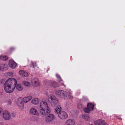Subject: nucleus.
Instances as JSON below:
<instances>
[{
  "label": "nucleus",
  "mask_w": 125,
  "mask_h": 125,
  "mask_svg": "<svg viewBox=\"0 0 125 125\" xmlns=\"http://www.w3.org/2000/svg\"><path fill=\"white\" fill-rule=\"evenodd\" d=\"M17 83L16 80L12 78H9L4 84L5 91L7 93H12L14 90Z\"/></svg>",
  "instance_id": "1"
},
{
  "label": "nucleus",
  "mask_w": 125,
  "mask_h": 125,
  "mask_svg": "<svg viewBox=\"0 0 125 125\" xmlns=\"http://www.w3.org/2000/svg\"><path fill=\"white\" fill-rule=\"evenodd\" d=\"M40 106V111L42 114L46 115L50 113V108L46 102L42 101L41 102Z\"/></svg>",
  "instance_id": "2"
},
{
  "label": "nucleus",
  "mask_w": 125,
  "mask_h": 125,
  "mask_svg": "<svg viewBox=\"0 0 125 125\" xmlns=\"http://www.w3.org/2000/svg\"><path fill=\"white\" fill-rule=\"evenodd\" d=\"M56 95L61 98L64 99L70 95L69 93L62 90H58L56 92Z\"/></svg>",
  "instance_id": "3"
},
{
  "label": "nucleus",
  "mask_w": 125,
  "mask_h": 125,
  "mask_svg": "<svg viewBox=\"0 0 125 125\" xmlns=\"http://www.w3.org/2000/svg\"><path fill=\"white\" fill-rule=\"evenodd\" d=\"M48 99L52 106H55L58 103V99L54 95H49L48 97Z\"/></svg>",
  "instance_id": "4"
},
{
  "label": "nucleus",
  "mask_w": 125,
  "mask_h": 125,
  "mask_svg": "<svg viewBox=\"0 0 125 125\" xmlns=\"http://www.w3.org/2000/svg\"><path fill=\"white\" fill-rule=\"evenodd\" d=\"M94 107V104L91 103H89L87 104V107L85 108L84 111L87 113H89L90 111H92Z\"/></svg>",
  "instance_id": "5"
},
{
  "label": "nucleus",
  "mask_w": 125,
  "mask_h": 125,
  "mask_svg": "<svg viewBox=\"0 0 125 125\" xmlns=\"http://www.w3.org/2000/svg\"><path fill=\"white\" fill-rule=\"evenodd\" d=\"M58 116L60 119L63 120L66 119L68 117V115L66 112L62 111L58 114Z\"/></svg>",
  "instance_id": "6"
},
{
  "label": "nucleus",
  "mask_w": 125,
  "mask_h": 125,
  "mask_svg": "<svg viewBox=\"0 0 125 125\" xmlns=\"http://www.w3.org/2000/svg\"><path fill=\"white\" fill-rule=\"evenodd\" d=\"M3 117L6 120H9L10 118V114L8 111H4L3 113Z\"/></svg>",
  "instance_id": "7"
},
{
  "label": "nucleus",
  "mask_w": 125,
  "mask_h": 125,
  "mask_svg": "<svg viewBox=\"0 0 125 125\" xmlns=\"http://www.w3.org/2000/svg\"><path fill=\"white\" fill-rule=\"evenodd\" d=\"M55 118L54 115L52 114H50L48 115L45 117V121L48 123L51 122Z\"/></svg>",
  "instance_id": "8"
},
{
  "label": "nucleus",
  "mask_w": 125,
  "mask_h": 125,
  "mask_svg": "<svg viewBox=\"0 0 125 125\" xmlns=\"http://www.w3.org/2000/svg\"><path fill=\"white\" fill-rule=\"evenodd\" d=\"M22 101V98L19 97L18 98L17 103L19 107L21 109H23L24 107V105Z\"/></svg>",
  "instance_id": "9"
},
{
  "label": "nucleus",
  "mask_w": 125,
  "mask_h": 125,
  "mask_svg": "<svg viewBox=\"0 0 125 125\" xmlns=\"http://www.w3.org/2000/svg\"><path fill=\"white\" fill-rule=\"evenodd\" d=\"M31 83L32 85L35 87H37L39 85V82L37 78L32 79L31 80Z\"/></svg>",
  "instance_id": "10"
},
{
  "label": "nucleus",
  "mask_w": 125,
  "mask_h": 125,
  "mask_svg": "<svg viewBox=\"0 0 125 125\" xmlns=\"http://www.w3.org/2000/svg\"><path fill=\"white\" fill-rule=\"evenodd\" d=\"M49 84L51 86L54 88H57L59 86V84L57 82L53 81H50Z\"/></svg>",
  "instance_id": "11"
},
{
  "label": "nucleus",
  "mask_w": 125,
  "mask_h": 125,
  "mask_svg": "<svg viewBox=\"0 0 125 125\" xmlns=\"http://www.w3.org/2000/svg\"><path fill=\"white\" fill-rule=\"evenodd\" d=\"M75 124L74 120L73 119H70L66 121L65 125H74Z\"/></svg>",
  "instance_id": "12"
},
{
  "label": "nucleus",
  "mask_w": 125,
  "mask_h": 125,
  "mask_svg": "<svg viewBox=\"0 0 125 125\" xmlns=\"http://www.w3.org/2000/svg\"><path fill=\"white\" fill-rule=\"evenodd\" d=\"M9 64L10 66L13 69L15 68L17 65V63L14 61L11 60L9 61Z\"/></svg>",
  "instance_id": "13"
},
{
  "label": "nucleus",
  "mask_w": 125,
  "mask_h": 125,
  "mask_svg": "<svg viewBox=\"0 0 125 125\" xmlns=\"http://www.w3.org/2000/svg\"><path fill=\"white\" fill-rule=\"evenodd\" d=\"M95 125H104L105 123L104 121L102 119H98L94 122Z\"/></svg>",
  "instance_id": "14"
},
{
  "label": "nucleus",
  "mask_w": 125,
  "mask_h": 125,
  "mask_svg": "<svg viewBox=\"0 0 125 125\" xmlns=\"http://www.w3.org/2000/svg\"><path fill=\"white\" fill-rule=\"evenodd\" d=\"M19 74L23 77H27L28 76V73L23 70H20L19 71Z\"/></svg>",
  "instance_id": "15"
},
{
  "label": "nucleus",
  "mask_w": 125,
  "mask_h": 125,
  "mask_svg": "<svg viewBox=\"0 0 125 125\" xmlns=\"http://www.w3.org/2000/svg\"><path fill=\"white\" fill-rule=\"evenodd\" d=\"M32 97L31 96H29L27 97H25L23 99V101L25 103H27L30 101L32 98Z\"/></svg>",
  "instance_id": "16"
},
{
  "label": "nucleus",
  "mask_w": 125,
  "mask_h": 125,
  "mask_svg": "<svg viewBox=\"0 0 125 125\" xmlns=\"http://www.w3.org/2000/svg\"><path fill=\"white\" fill-rule=\"evenodd\" d=\"M61 107L60 106H58L56 107L55 109L56 113L59 114L61 112H62Z\"/></svg>",
  "instance_id": "17"
},
{
  "label": "nucleus",
  "mask_w": 125,
  "mask_h": 125,
  "mask_svg": "<svg viewBox=\"0 0 125 125\" xmlns=\"http://www.w3.org/2000/svg\"><path fill=\"white\" fill-rule=\"evenodd\" d=\"M31 112L33 114L38 115L39 113L37 111L36 109L35 108H32L30 110Z\"/></svg>",
  "instance_id": "18"
},
{
  "label": "nucleus",
  "mask_w": 125,
  "mask_h": 125,
  "mask_svg": "<svg viewBox=\"0 0 125 125\" xmlns=\"http://www.w3.org/2000/svg\"><path fill=\"white\" fill-rule=\"evenodd\" d=\"M31 102L32 103L36 104L39 103V100L38 98H35L33 99Z\"/></svg>",
  "instance_id": "19"
},
{
  "label": "nucleus",
  "mask_w": 125,
  "mask_h": 125,
  "mask_svg": "<svg viewBox=\"0 0 125 125\" xmlns=\"http://www.w3.org/2000/svg\"><path fill=\"white\" fill-rule=\"evenodd\" d=\"M5 64H2L0 65V70L3 71L6 70L7 68L5 67Z\"/></svg>",
  "instance_id": "20"
},
{
  "label": "nucleus",
  "mask_w": 125,
  "mask_h": 125,
  "mask_svg": "<svg viewBox=\"0 0 125 125\" xmlns=\"http://www.w3.org/2000/svg\"><path fill=\"white\" fill-rule=\"evenodd\" d=\"M22 83L26 87H29L31 86V84L29 82L24 81Z\"/></svg>",
  "instance_id": "21"
},
{
  "label": "nucleus",
  "mask_w": 125,
  "mask_h": 125,
  "mask_svg": "<svg viewBox=\"0 0 125 125\" xmlns=\"http://www.w3.org/2000/svg\"><path fill=\"white\" fill-rule=\"evenodd\" d=\"M16 88L18 91H21L22 90L23 88L20 84H18L16 85Z\"/></svg>",
  "instance_id": "22"
},
{
  "label": "nucleus",
  "mask_w": 125,
  "mask_h": 125,
  "mask_svg": "<svg viewBox=\"0 0 125 125\" xmlns=\"http://www.w3.org/2000/svg\"><path fill=\"white\" fill-rule=\"evenodd\" d=\"M83 118L86 121H88L89 119V117L88 115L86 114H83Z\"/></svg>",
  "instance_id": "23"
},
{
  "label": "nucleus",
  "mask_w": 125,
  "mask_h": 125,
  "mask_svg": "<svg viewBox=\"0 0 125 125\" xmlns=\"http://www.w3.org/2000/svg\"><path fill=\"white\" fill-rule=\"evenodd\" d=\"M0 59L6 61L8 60V58L7 56L5 55H1L0 57Z\"/></svg>",
  "instance_id": "24"
},
{
  "label": "nucleus",
  "mask_w": 125,
  "mask_h": 125,
  "mask_svg": "<svg viewBox=\"0 0 125 125\" xmlns=\"http://www.w3.org/2000/svg\"><path fill=\"white\" fill-rule=\"evenodd\" d=\"M56 76L57 78L59 79V80H58V81L59 82H60L61 81H62V79L61 77L58 74H56Z\"/></svg>",
  "instance_id": "25"
},
{
  "label": "nucleus",
  "mask_w": 125,
  "mask_h": 125,
  "mask_svg": "<svg viewBox=\"0 0 125 125\" xmlns=\"http://www.w3.org/2000/svg\"><path fill=\"white\" fill-rule=\"evenodd\" d=\"M36 66V63L35 62L32 63L30 65V66L31 67H33V68H34V67Z\"/></svg>",
  "instance_id": "26"
},
{
  "label": "nucleus",
  "mask_w": 125,
  "mask_h": 125,
  "mask_svg": "<svg viewBox=\"0 0 125 125\" xmlns=\"http://www.w3.org/2000/svg\"><path fill=\"white\" fill-rule=\"evenodd\" d=\"M11 115L13 117H14L16 116V114L14 113H12Z\"/></svg>",
  "instance_id": "27"
},
{
  "label": "nucleus",
  "mask_w": 125,
  "mask_h": 125,
  "mask_svg": "<svg viewBox=\"0 0 125 125\" xmlns=\"http://www.w3.org/2000/svg\"><path fill=\"white\" fill-rule=\"evenodd\" d=\"M2 111V109L0 107V115Z\"/></svg>",
  "instance_id": "28"
},
{
  "label": "nucleus",
  "mask_w": 125,
  "mask_h": 125,
  "mask_svg": "<svg viewBox=\"0 0 125 125\" xmlns=\"http://www.w3.org/2000/svg\"><path fill=\"white\" fill-rule=\"evenodd\" d=\"M10 49L11 50H14V48H10Z\"/></svg>",
  "instance_id": "29"
},
{
  "label": "nucleus",
  "mask_w": 125,
  "mask_h": 125,
  "mask_svg": "<svg viewBox=\"0 0 125 125\" xmlns=\"http://www.w3.org/2000/svg\"><path fill=\"white\" fill-rule=\"evenodd\" d=\"M117 118L120 120H121L122 119L120 117H118Z\"/></svg>",
  "instance_id": "30"
},
{
  "label": "nucleus",
  "mask_w": 125,
  "mask_h": 125,
  "mask_svg": "<svg viewBox=\"0 0 125 125\" xmlns=\"http://www.w3.org/2000/svg\"><path fill=\"white\" fill-rule=\"evenodd\" d=\"M62 85L64 86L65 87V85L63 83H62Z\"/></svg>",
  "instance_id": "31"
}]
</instances>
